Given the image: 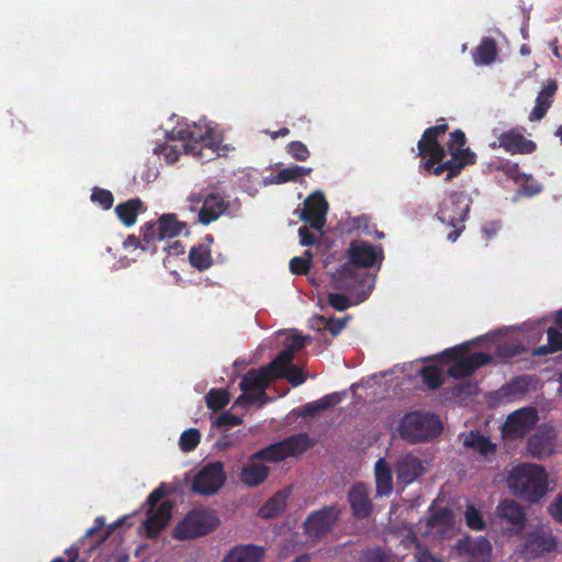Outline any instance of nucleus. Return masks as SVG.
Wrapping results in <instances>:
<instances>
[{
	"mask_svg": "<svg viewBox=\"0 0 562 562\" xmlns=\"http://www.w3.org/2000/svg\"><path fill=\"white\" fill-rule=\"evenodd\" d=\"M347 258L348 261L331 274V280L336 289L353 291L363 286L369 278L368 272H360L359 269L380 268L384 252L381 245L373 246L368 241L355 240L348 247Z\"/></svg>",
	"mask_w": 562,
	"mask_h": 562,
	"instance_id": "1",
	"label": "nucleus"
},
{
	"mask_svg": "<svg viewBox=\"0 0 562 562\" xmlns=\"http://www.w3.org/2000/svg\"><path fill=\"white\" fill-rule=\"evenodd\" d=\"M439 124L426 128L422 138L417 143V155L423 158L420 167L429 176L440 177L446 173V181L458 177L460 175L461 164L451 167L446 164V147L439 143V136L445 134L449 126L445 119L439 120Z\"/></svg>",
	"mask_w": 562,
	"mask_h": 562,
	"instance_id": "2",
	"label": "nucleus"
},
{
	"mask_svg": "<svg viewBox=\"0 0 562 562\" xmlns=\"http://www.w3.org/2000/svg\"><path fill=\"white\" fill-rule=\"evenodd\" d=\"M507 484L515 496L531 504L538 503L549 492L548 473L542 465L533 463L515 467L508 474Z\"/></svg>",
	"mask_w": 562,
	"mask_h": 562,
	"instance_id": "3",
	"label": "nucleus"
},
{
	"mask_svg": "<svg viewBox=\"0 0 562 562\" xmlns=\"http://www.w3.org/2000/svg\"><path fill=\"white\" fill-rule=\"evenodd\" d=\"M441 430L442 425L437 415L420 411L405 414L397 428L400 437L412 445L429 441Z\"/></svg>",
	"mask_w": 562,
	"mask_h": 562,
	"instance_id": "4",
	"label": "nucleus"
},
{
	"mask_svg": "<svg viewBox=\"0 0 562 562\" xmlns=\"http://www.w3.org/2000/svg\"><path fill=\"white\" fill-rule=\"evenodd\" d=\"M471 199L462 191H451L439 204L436 217L453 229L448 234L449 241L454 243L464 231Z\"/></svg>",
	"mask_w": 562,
	"mask_h": 562,
	"instance_id": "5",
	"label": "nucleus"
},
{
	"mask_svg": "<svg viewBox=\"0 0 562 562\" xmlns=\"http://www.w3.org/2000/svg\"><path fill=\"white\" fill-rule=\"evenodd\" d=\"M468 350L469 345L464 342L442 351V358L452 362L447 371L449 376L457 380L469 378L479 368L488 364L493 360L492 355L486 352H474L472 355L464 356V352Z\"/></svg>",
	"mask_w": 562,
	"mask_h": 562,
	"instance_id": "6",
	"label": "nucleus"
},
{
	"mask_svg": "<svg viewBox=\"0 0 562 562\" xmlns=\"http://www.w3.org/2000/svg\"><path fill=\"white\" fill-rule=\"evenodd\" d=\"M168 139L182 142L186 154L203 158V150L210 149L213 154L218 149V142L214 139V133L211 128L202 131L200 126L178 127L170 131Z\"/></svg>",
	"mask_w": 562,
	"mask_h": 562,
	"instance_id": "7",
	"label": "nucleus"
},
{
	"mask_svg": "<svg viewBox=\"0 0 562 562\" xmlns=\"http://www.w3.org/2000/svg\"><path fill=\"white\" fill-rule=\"evenodd\" d=\"M312 447L307 434L292 435L283 440L271 443L250 456V461L265 460L268 462H280L289 457L297 456Z\"/></svg>",
	"mask_w": 562,
	"mask_h": 562,
	"instance_id": "8",
	"label": "nucleus"
},
{
	"mask_svg": "<svg viewBox=\"0 0 562 562\" xmlns=\"http://www.w3.org/2000/svg\"><path fill=\"white\" fill-rule=\"evenodd\" d=\"M220 519L213 510L192 509L175 530L173 537L180 540H191L203 537L217 528Z\"/></svg>",
	"mask_w": 562,
	"mask_h": 562,
	"instance_id": "9",
	"label": "nucleus"
},
{
	"mask_svg": "<svg viewBox=\"0 0 562 562\" xmlns=\"http://www.w3.org/2000/svg\"><path fill=\"white\" fill-rule=\"evenodd\" d=\"M272 380L274 379L265 366L249 370L243 375L239 383V387L244 393L236 398L233 407L249 403L265 404L267 402L266 389L270 385Z\"/></svg>",
	"mask_w": 562,
	"mask_h": 562,
	"instance_id": "10",
	"label": "nucleus"
},
{
	"mask_svg": "<svg viewBox=\"0 0 562 562\" xmlns=\"http://www.w3.org/2000/svg\"><path fill=\"white\" fill-rule=\"evenodd\" d=\"M341 515V508L338 504L324 506L323 508L311 513L304 521V531L313 540L325 537L337 524Z\"/></svg>",
	"mask_w": 562,
	"mask_h": 562,
	"instance_id": "11",
	"label": "nucleus"
},
{
	"mask_svg": "<svg viewBox=\"0 0 562 562\" xmlns=\"http://www.w3.org/2000/svg\"><path fill=\"white\" fill-rule=\"evenodd\" d=\"M226 474L220 461L209 462L196 473L192 482V491L199 495L212 496L225 484Z\"/></svg>",
	"mask_w": 562,
	"mask_h": 562,
	"instance_id": "12",
	"label": "nucleus"
},
{
	"mask_svg": "<svg viewBox=\"0 0 562 562\" xmlns=\"http://www.w3.org/2000/svg\"><path fill=\"white\" fill-rule=\"evenodd\" d=\"M186 228V223L178 221L175 214H162L156 223L147 222L142 227L143 240L153 244L157 240L177 237Z\"/></svg>",
	"mask_w": 562,
	"mask_h": 562,
	"instance_id": "13",
	"label": "nucleus"
},
{
	"mask_svg": "<svg viewBox=\"0 0 562 562\" xmlns=\"http://www.w3.org/2000/svg\"><path fill=\"white\" fill-rule=\"evenodd\" d=\"M495 516L502 528L510 533H520L527 525L525 508L514 499H502L495 509Z\"/></svg>",
	"mask_w": 562,
	"mask_h": 562,
	"instance_id": "14",
	"label": "nucleus"
},
{
	"mask_svg": "<svg viewBox=\"0 0 562 562\" xmlns=\"http://www.w3.org/2000/svg\"><path fill=\"white\" fill-rule=\"evenodd\" d=\"M465 143L464 132L457 128L450 133L449 140L443 146L446 147V164H450L451 167L461 164L460 171L467 166L474 165L476 160V155L470 148H464Z\"/></svg>",
	"mask_w": 562,
	"mask_h": 562,
	"instance_id": "15",
	"label": "nucleus"
},
{
	"mask_svg": "<svg viewBox=\"0 0 562 562\" xmlns=\"http://www.w3.org/2000/svg\"><path fill=\"white\" fill-rule=\"evenodd\" d=\"M539 420L536 408L527 407L512 413L504 426L503 434L506 438L518 439L525 437Z\"/></svg>",
	"mask_w": 562,
	"mask_h": 562,
	"instance_id": "16",
	"label": "nucleus"
},
{
	"mask_svg": "<svg viewBox=\"0 0 562 562\" xmlns=\"http://www.w3.org/2000/svg\"><path fill=\"white\" fill-rule=\"evenodd\" d=\"M189 201L192 204V210L194 204L203 202L199 211V221L203 225H209L216 221L229 206V203L220 193H210L205 196L201 193H193L189 196Z\"/></svg>",
	"mask_w": 562,
	"mask_h": 562,
	"instance_id": "17",
	"label": "nucleus"
},
{
	"mask_svg": "<svg viewBox=\"0 0 562 562\" xmlns=\"http://www.w3.org/2000/svg\"><path fill=\"white\" fill-rule=\"evenodd\" d=\"M328 203L322 191H315L304 201V207L301 212V220L310 225L311 228L322 231L326 223Z\"/></svg>",
	"mask_w": 562,
	"mask_h": 562,
	"instance_id": "18",
	"label": "nucleus"
},
{
	"mask_svg": "<svg viewBox=\"0 0 562 562\" xmlns=\"http://www.w3.org/2000/svg\"><path fill=\"white\" fill-rule=\"evenodd\" d=\"M557 434L552 426L543 425L527 441V451L538 459L551 456L555 448Z\"/></svg>",
	"mask_w": 562,
	"mask_h": 562,
	"instance_id": "19",
	"label": "nucleus"
},
{
	"mask_svg": "<svg viewBox=\"0 0 562 562\" xmlns=\"http://www.w3.org/2000/svg\"><path fill=\"white\" fill-rule=\"evenodd\" d=\"M347 499L355 518L364 519L372 514L373 505L370 499V486L368 484L363 482L355 483L348 491Z\"/></svg>",
	"mask_w": 562,
	"mask_h": 562,
	"instance_id": "20",
	"label": "nucleus"
},
{
	"mask_svg": "<svg viewBox=\"0 0 562 562\" xmlns=\"http://www.w3.org/2000/svg\"><path fill=\"white\" fill-rule=\"evenodd\" d=\"M172 515V504L169 501L162 502L157 508H148L144 527L148 538L158 537L160 531L168 525Z\"/></svg>",
	"mask_w": 562,
	"mask_h": 562,
	"instance_id": "21",
	"label": "nucleus"
},
{
	"mask_svg": "<svg viewBox=\"0 0 562 562\" xmlns=\"http://www.w3.org/2000/svg\"><path fill=\"white\" fill-rule=\"evenodd\" d=\"M498 145L510 155L532 154L537 149L533 140L526 138L515 130L503 132L498 136Z\"/></svg>",
	"mask_w": 562,
	"mask_h": 562,
	"instance_id": "22",
	"label": "nucleus"
},
{
	"mask_svg": "<svg viewBox=\"0 0 562 562\" xmlns=\"http://www.w3.org/2000/svg\"><path fill=\"white\" fill-rule=\"evenodd\" d=\"M424 471L425 465L423 461L412 453L402 456L395 465L397 480L403 485L413 483Z\"/></svg>",
	"mask_w": 562,
	"mask_h": 562,
	"instance_id": "23",
	"label": "nucleus"
},
{
	"mask_svg": "<svg viewBox=\"0 0 562 562\" xmlns=\"http://www.w3.org/2000/svg\"><path fill=\"white\" fill-rule=\"evenodd\" d=\"M558 82L549 80L536 98V104L531 110L528 120L530 122L541 121L548 113L549 109L554 102V97L558 91Z\"/></svg>",
	"mask_w": 562,
	"mask_h": 562,
	"instance_id": "24",
	"label": "nucleus"
},
{
	"mask_svg": "<svg viewBox=\"0 0 562 562\" xmlns=\"http://www.w3.org/2000/svg\"><path fill=\"white\" fill-rule=\"evenodd\" d=\"M265 557L262 547L255 544H238L229 550L222 562H260Z\"/></svg>",
	"mask_w": 562,
	"mask_h": 562,
	"instance_id": "25",
	"label": "nucleus"
},
{
	"mask_svg": "<svg viewBox=\"0 0 562 562\" xmlns=\"http://www.w3.org/2000/svg\"><path fill=\"white\" fill-rule=\"evenodd\" d=\"M375 492L379 496H389L393 491V474L384 458H379L374 464Z\"/></svg>",
	"mask_w": 562,
	"mask_h": 562,
	"instance_id": "26",
	"label": "nucleus"
},
{
	"mask_svg": "<svg viewBox=\"0 0 562 562\" xmlns=\"http://www.w3.org/2000/svg\"><path fill=\"white\" fill-rule=\"evenodd\" d=\"M270 473V469L261 463L250 461L240 471V481L248 487H257L262 484Z\"/></svg>",
	"mask_w": 562,
	"mask_h": 562,
	"instance_id": "27",
	"label": "nucleus"
},
{
	"mask_svg": "<svg viewBox=\"0 0 562 562\" xmlns=\"http://www.w3.org/2000/svg\"><path fill=\"white\" fill-rule=\"evenodd\" d=\"M462 436L464 447L470 448L484 457L493 454L496 451V446L492 443L491 439L477 430H471Z\"/></svg>",
	"mask_w": 562,
	"mask_h": 562,
	"instance_id": "28",
	"label": "nucleus"
},
{
	"mask_svg": "<svg viewBox=\"0 0 562 562\" xmlns=\"http://www.w3.org/2000/svg\"><path fill=\"white\" fill-rule=\"evenodd\" d=\"M475 65H490L497 57V44L492 37H484L479 46L472 52Z\"/></svg>",
	"mask_w": 562,
	"mask_h": 562,
	"instance_id": "29",
	"label": "nucleus"
},
{
	"mask_svg": "<svg viewBox=\"0 0 562 562\" xmlns=\"http://www.w3.org/2000/svg\"><path fill=\"white\" fill-rule=\"evenodd\" d=\"M143 207L140 199H131L124 203H120L115 207V213L121 222L130 227L136 223L137 214Z\"/></svg>",
	"mask_w": 562,
	"mask_h": 562,
	"instance_id": "30",
	"label": "nucleus"
},
{
	"mask_svg": "<svg viewBox=\"0 0 562 562\" xmlns=\"http://www.w3.org/2000/svg\"><path fill=\"white\" fill-rule=\"evenodd\" d=\"M288 493L284 491L277 492L270 497L259 509L262 518L269 519L280 515L286 506Z\"/></svg>",
	"mask_w": 562,
	"mask_h": 562,
	"instance_id": "31",
	"label": "nucleus"
},
{
	"mask_svg": "<svg viewBox=\"0 0 562 562\" xmlns=\"http://www.w3.org/2000/svg\"><path fill=\"white\" fill-rule=\"evenodd\" d=\"M561 328L549 327L547 329L548 344L539 346L532 350V356L543 357L550 353L562 351V333Z\"/></svg>",
	"mask_w": 562,
	"mask_h": 562,
	"instance_id": "32",
	"label": "nucleus"
},
{
	"mask_svg": "<svg viewBox=\"0 0 562 562\" xmlns=\"http://www.w3.org/2000/svg\"><path fill=\"white\" fill-rule=\"evenodd\" d=\"M294 355L291 349H283L279 355L269 362L266 367L268 372L273 379H280L284 376L286 370L292 366Z\"/></svg>",
	"mask_w": 562,
	"mask_h": 562,
	"instance_id": "33",
	"label": "nucleus"
},
{
	"mask_svg": "<svg viewBox=\"0 0 562 562\" xmlns=\"http://www.w3.org/2000/svg\"><path fill=\"white\" fill-rule=\"evenodd\" d=\"M312 171L313 169L310 167L294 165L279 170L277 175H274L272 182L276 184L297 182L301 178L310 176Z\"/></svg>",
	"mask_w": 562,
	"mask_h": 562,
	"instance_id": "34",
	"label": "nucleus"
},
{
	"mask_svg": "<svg viewBox=\"0 0 562 562\" xmlns=\"http://www.w3.org/2000/svg\"><path fill=\"white\" fill-rule=\"evenodd\" d=\"M189 261L192 267L200 271L210 268L213 262L210 250L202 245L194 246L190 249Z\"/></svg>",
	"mask_w": 562,
	"mask_h": 562,
	"instance_id": "35",
	"label": "nucleus"
},
{
	"mask_svg": "<svg viewBox=\"0 0 562 562\" xmlns=\"http://www.w3.org/2000/svg\"><path fill=\"white\" fill-rule=\"evenodd\" d=\"M419 374L430 390L439 389L445 383L442 371L437 366H426L420 369Z\"/></svg>",
	"mask_w": 562,
	"mask_h": 562,
	"instance_id": "36",
	"label": "nucleus"
},
{
	"mask_svg": "<svg viewBox=\"0 0 562 562\" xmlns=\"http://www.w3.org/2000/svg\"><path fill=\"white\" fill-rule=\"evenodd\" d=\"M229 393L223 389H212L205 395L207 407L214 412L224 408L229 403Z\"/></svg>",
	"mask_w": 562,
	"mask_h": 562,
	"instance_id": "37",
	"label": "nucleus"
},
{
	"mask_svg": "<svg viewBox=\"0 0 562 562\" xmlns=\"http://www.w3.org/2000/svg\"><path fill=\"white\" fill-rule=\"evenodd\" d=\"M312 260L313 255L310 250H306L303 257H293L289 265L291 273L306 276L310 272Z\"/></svg>",
	"mask_w": 562,
	"mask_h": 562,
	"instance_id": "38",
	"label": "nucleus"
},
{
	"mask_svg": "<svg viewBox=\"0 0 562 562\" xmlns=\"http://www.w3.org/2000/svg\"><path fill=\"white\" fill-rule=\"evenodd\" d=\"M155 154L162 155L167 164H175L178 161L180 155L184 153L181 145H171L168 143L159 144L154 149Z\"/></svg>",
	"mask_w": 562,
	"mask_h": 562,
	"instance_id": "39",
	"label": "nucleus"
},
{
	"mask_svg": "<svg viewBox=\"0 0 562 562\" xmlns=\"http://www.w3.org/2000/svg\"><path fill=\"white\" fill-rule=\"evenodd\" d=\"M527 177L530 179L524 178L520 183H516L518 186L516 193L526 198H532L541 193L543 187L532 177V175L527 173Z\"/></svg>",
	"mask_w": 562,
	"mask_h": 562,
	"instance_id": "40",
	"label": "nucleus"
},
{
	"mask_svg": "<svg viewBox=\"0 0 562 562\" xmlns=\"http://www.w3.org/2000/svg\"><path fill=\"white\" fill-rule=\"evenodd\" d=\"M201 440V434L196 428H189L184 430L180 436V448L184 452L194 450Z\"/></svg>",
	"mask_w": 562,
	"mask_h": 562,
	"instance_id": "41",
	"label": "nucleus"
},
{
	"mask_svg": "<svg viewBox=\"0 0 562 562\" xmlns=\"http://www.w3.org/2000/svg\"><path fill=\"white\" fill-rule=\"evenodd\" d=\"M468 550L473 558H484L491 554L492 546L486 538L480 537L469 542Z\"/></svg>",
	"mask_w": 562,
	"mask_h": 562,
	"instance_id": "42",
	"label": "nucleus"
},
{
	"mask_svg": "<svg viewBox=\"0 0 562 562\" xmlns=\"http://www.w3.org/2000/svg\"><path fill=\"white\" fill-rule=\"evenodd\" d=\"M465 522L467 526L472 530H483L485 528V521L482 514L472 505H469L465 510Z\"/></svg>",
	"mask_w": 562,
	"mask_h": 562,
	"instance_id": "43",
	"label": "nucleus"
},
{
	"mask_svg": "<svg viewBox=\"0 0 562 562\" xmlns=\"http://www.w3.org/2000/svg\"><path fill=\"white\" fill-rule=\"evenodd\" d=\"M288 154L299 161H305L311 156L307 146L300 140H292L286 145Z\"/></svg>",
	"mask_w": 562,
	"mask_h": 562,
	"instance_id": "44",
	"label": "nucleus"
},
{
	"mask_svg": "<svg viewBox=\"0 0 562 562\" xmlns=\"http://www.w3.org/2000/svg\"><path fill=\"white\" fill-rule=\"evenodd\" d=\"M91 201L98 203L103 210H110L114 198L111 191L101 188H94L91 194Z\"/></svg>",
	"mask_w": 562,
	"mask_h": 562,
	"instance_id": "45",
	"label": "nucleus"
},
{
	"mask_svg": "<svg viewBox=\"0 0 562 562\" xmlns=\"http://www.w3.org/2000/svg\"><path fill=\"white\" fill-rule=\"evenodd\" d=\"M498 169L502 170L508 179L513 180L515 184L520 183L524 178L530 179L527 177V173L519 171V165L517 162L506 161L498 167Z\"/></svg>",
	"mask_w": 562,
	"mask_h": 562,
	"instance_id": "46",
	"label": "nucleus"
},
{
	"mask_svg": "<svg viewBox=\"0 0 562 562\" xmlns=\"http://www.w3.org/2000/svg\"><path fill=\"white\" fill-rule=\"evenodd\" d=\"M348 319V317L341 319V318H335V317H330L328 319H326L324 316H318L317 317V321L321 323V324H324L325 325V328L333 335V336H337L346 326V321Z\"/></svg>",
	"mask_w": 562,
	"mask_h": 562,
	"instance_id": "47",
	"label": "nucleus"
},
{
	"mask_svg": "<svg viewBox=\"0 0 562 562\" xmlns=\"http://www.w3.org/2000/svg\"><path fill=\"white\" fill-rule=\"evenodd\" d=\"M452 520V513L448 508H442L434 513L427 520L429 527H436L439 525H449Z\"/></svg>",
	"mask_w": 562,
	"mask_h": 562,
	"instance_id": "48",
	"label": "nucleus"
},
{
	"mask_svg": "<svg viewBox=\"0 0 562 562\" xmlns=\"http://www.w3.org/2000/svg\"><path fill=\"white\" fill-rule=\"evenodd\" d=\"M283 378H285L293 386H299L306 380V375L303 370L294 364L290 366Z\"/></svg>",
	"mask_w": 562,
	"mask_h": 562,
	"instance_id": "49",
	"label": "nucleus"
},
{
	"mask_svg": "<svg viewBox=\"0 0 562 562\" xmlns=\"http://www.w3.org/2000/svg\"><path fill=\"white\" fill-rule=\"evenodd\" d=\"M328 303L338 312L346 311L351 305L349 297L341 293H330Z\"/></svg>",
	"mask_w": 562,
	"mask_h": 562,
	"instance_id": "50",
	"label": "nucleus"
},
{
	"mask_svg": "<svg viewBox=\"0 0 562 562\" xmlns=\"http://www.w3.org/2000/svg\"><path fill=\"white\" fill-rule=\"evenodd\" d=\"M243 423V419L231 412H224L216 418L215 425L217 427H235Z\"/></svg>",
	"mask_w": 562,
	"mask_h": 562,
	"instance_id": "51",
	"label": "nucleus"
},
{
	"mask_svg": "<svg viewBox=\"0 0 562 562\" xmlns=\"http://www.w3.org/2000/svg\"><path fill=\"white\" fill-rule=\"evenodd\" d=\"M361 562H386V554L380 548L368 549L362 553Z\"/></svg>",
	"mask_w": 562,
	"mask_h": 562,
	"instance_id": "52",
	"label": "nucleus"
},
{
	"mask_svg": "<svg viewBox=\"0 0 562 562\" xmlns=\"http://www.w3.org/2000/svg\"><path fill=\"white\" fill-rule=\"evenodd\" d=\"M299 237L300 243L303 246H313L316 245L318 241V237L313 232H311V229L307 226H301L299 228Z\"/></svg>",
	"mask_w": 562,
	"mask_h": 562,
	"instance_id": "53",
	"label": "nucleus"
},
{
	"mask_svg": "<svg viewBox=\"0 0 562 562\" xmlns=\"http://www.w3.org/2000/svg\"><path fill=\"white\" fill-rule=\"evenodd\" d=\"M341 400L342 396L339 393L327 394L317 401L318 407H321L322 411H325L327 408L336 406L341 402Z\"/></svg>",
	"mask_w": 562,
	"mask_h": 562,
	"instance_id": "54",
	"label": "nucleus"
},
{
	"mask_svg": "<svg viewBox=\"0 0 562 562\" xmlns=\"http://www.w3.org/2000/svg\"><path fill=\"white\" fill-rule=\"evenodd\" d=\"M123 246L125 249H137L140 248L142 250L146 251L151 248V244H146L143 239L140 240L135 235H128L127 238L123 241Z\"/></svg>",
	"mask_w": 562,
	"mask_h": 562,
	"instance_id": "55",
	"label": "nucleus"
},
{
	"mask_svg": "<svg viewBox=\"0 0 562 562\" xmlns=\"http://www.w3.org/2000/svg\"><path fill=\"white\" fill-rule=\"evenodd\" d=\"M548 512L557 522L562 525V494L550 504Z\"/></svg>",
	"mask_w": 562,
	"mask_h": 562,
	"instance_id": "56",
	"label": "nucleus"
},
{
	"mask_svg": "<svg viewBox=\"0 0 562 562\" xmlns=\"http://www.w3.org/2000/svg\"><path fill=\"white\" fill-rule=\"evenodd\" d=\"M415 557L417 559V562H441V560L430 554L428 550L424 548L420 543L416 544Z\"/></svg>",
	"mask_w": 562,
	"mask_h": 562,
	"instance_id": "57",
	"label": "nucleus"
},
{
	"mask_svg": "<svg viewBox=\"0 0 562 562\" xmlns=\"http://www.w3.org/2000/svg\"><path fill=\"white\" fill-rule=\"evenodd\" d=\"M166 495V491L164 484L155 488L147 497V505L149 508L156 507V505Z\"/></svg>",
	"mask_w": 562,
	"mask_h": 562,
	"instance_id": "58",
	"label": "nucleus"
},
{
	"mask_svg": "<svg viewBox=\"0 0 562 562\" xmlns=\"http://www.w3.org/2000/svg\"><path fill=\"white\" fill-rule=\"evenodd\" d=\"M307 339L311 340L310 337H305V336H301V335L292 336L290 339V344L288 345V347L285 349H291L292 353L294 355L295 351H299L305 347Z\"/></svg>",
	"mask_w": 562,
	"mask_h": 562,
	"instance_id": "59",
	"label": "nucleus"
},
{
	"mask_svg": "<svg viewBox=\"0 0 562 562\" xmlns=\"http://www.w3.org/2000/svg\"><path fill=\"white\" fill-rule=\"evenodd\" d=\"M521 383H522L521 379L514 380L513 382L505 385L502 389V392L505 395H510L513 393L521 392V391H524V386H521Z\"/></svg>",
	"mask_w": 562,
	"mask_h": 562,
	"instance_id": "60",
	"label": "nucleus"
},
{
	"mask_svg": "<svg viewBox=\"0 0 562 562\" xmlns=\"http://www.w3.org/2000/svg\"><path fill=\"white\" fill-rule=\"evenodd\" d=\"M318 412H322V409H321V407H318V402L315 401V402L307 403L303 406L302 415L312 417Z\"/></svg>",
	"mask_w": 562,
	"mask_h": 562,
	"instance_id": "61",
	"label": "nucleus"
},
{
	"mask_svg": "<svg viewBox=\"0 0 562 562\" xmlns=\"http://www.w3.org/2000/svg\"><path fill=\"white\" fill-rule=\"evenodd\" d=\"M104 525H105L104 519L102 517H98L95 519V525L87 530L86 536L91 537V536L95 535L104 527Z\"/></svg>",
	"mask_w": 562,
	"mask_h": 562,
	"instance_id": "62",
	"label": "nucleus"
},
{
	"mask_svg": "<svg viewBox=\"0 0 562 562\" xmlns=\"http://www.w3.org/2000/svg\"><path fill=\"white\" fill-rule=\"evenodd\" d=\"M517 352L513 347L509 346H499L497 348V355L504 358H510L515 356Z\"/></svg>",
	"mask_w": 562,
	"mask_h": 562,
	"instance_id": "63",
	"label": "nucleus"
},
{
	"mask_svg": "<svg viewBox=\"0 0 562 562\" xmlns=\"http://www.w3.org/2000/svg\"><path fill=\"white\" fill-rule=\"evenodd\" d=\"M266 134L270 135L272 139H277L279 137H285L290 134V130L288 127H281L278 131L271 132L269 130L265 131Z\"/></svg>",
	"mask_w": 562,
	"mask_h": 562,
	"instance_id": "64",
	"label": "nucleus"
}]
</instances>
